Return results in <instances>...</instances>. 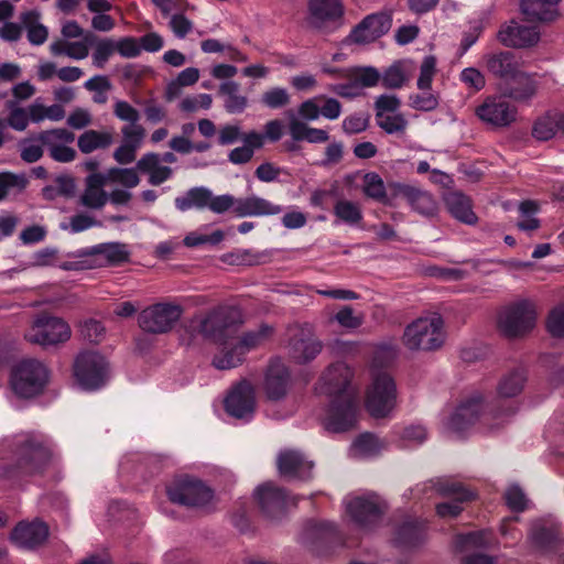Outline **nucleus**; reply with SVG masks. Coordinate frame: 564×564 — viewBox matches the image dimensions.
I'll return each mask as SVG.
<instances>
[{
	"instance_id": "1",
	"label": "nucleus",
	"mask_w": 564,
	"mask_h": 564,
	"mask_svg": "<svg viewBox=\"0 0 564 564\" xmlns=\"http://www.w3.org/2000/svg\"><path fill=\"white\" fill-rule=\"evenodd\" d=\"M13 464L4 468V477L20 480L43 476L53 464L51 441L40 433H24L15 437L12 447Z\"/></svg>"
},
{
	"instance_id": "2",
	"label": "nucleus",
	"mask_w": 564,
	"mask_h": 564,
	"mask_svg": "<svg viewBox=\"0 0 564 564\" xmlns=\"http://www.w3.org/2000/svg\"><path fill=\"white\" fill-rule=\"evenodd\" d=\"M196 319V333L215 344H228L245 323L242 311L234 305H218Z\"/></svg>"
},
{
	"instance_id": "3",
	"label": "nucleus",
	"mask_w": 564,
	"mask_h": 564,
	"mask_svg": "<svg viewBox=\"0 0 564 564\" xmlns=\"http://www.w3.org/2000/svg\"><path fill=\"white\" fill-rule=\"evenodd\" d=\"M302 542L319 555H328L341 547L357 545V541L346 539L337 527L327 521H307L303 528Z\"/></svg>"
},
{
	"instance_id": "4",
	"label": "nucleus",
	"mask_w": 564,
	"mask_h": 564,
	"mask_svg": "<svg viewBox=\"0 0 564 564\" xmlns=\"http://www.w3.org/2000/svg\"><path fill=\"white\" fill-rule=\"evenodd\" d=\"M443 319L440 315L420 317L409 324L403 333V345L410 350L432 351L445 340Z\"/></svg>"
},
{
	"instance_id": "5",
	"label": "nucleus",
	"mask_w": 564,
	"mask_h": 564,
	"mask_svg": "<svg viewBox=\"0 0 564 564\" xmlns=\"http://www.w3.org/2000/svg\"><path fill=\"white\" fill-rule=\"evenodd\" d=\"M47 382V368L35 359H24L11 370L10 384L19 398L31 399L41 394Z\"/></svg>"
},
{
	"instance_id": "6",
	"label": "nucleus",
	"mask_w": 564,
	"mask_h": 564,
	"mask_svg": "<svg viewBox=\"0 0 564 564\" xmlns=\"http://www.w3.org/2000/svg\"><path fill=\"white\" fill-rule=\"evenodd\" d=\"M213 213L223 214L230 208L239 217L246 216H272L280 214L283 208L268 199L252 195L245 198H235L232 195L224 194L214 196L210 192L208 206Z\"/></svg>"
},
{
	"instance_id": "7",
	"label": "nucleus",
	"mask_w": 564,
	"mask_h": 564,
	"mask_svg": "<svg viewBox=\"0 0 564 564\" xmlns=\"http://www.w3.org/2000/svg\"><path fill=\"white\" fill-rule=\"evenodd\" d=\"M535 305L522 300L505 307L498 315V328L507 338H519L529 334L535 326Z\"/></svg>"
},
{
	"instance_id": "8",
	"label": "nucleus",
	"mask_w": 564,
	"mask_h": 564,
	"mask_svg": "<svg viewBox=\"0 0 564 564\" xmlns=\"http://www.w3.org/2000/svg\"><path fill=\"white\" fill-rule=\"evenodd\" d=\"M184 313L183 306L160 302L142 310L138 315L140 328L149 334L160 335L171 332Z\"/></svg>"
},
{
	"instance_id": "9",
	"label": "nucleus",
	"mask_w": 564,
	"mask_h": 564,
	"mask_svg": "<svg viewBox=\"0 0 564 564\" xmlns=\"http://www.w3.org/2000/svg\"><path fill=\"white\" fill-rule=\"evenodd\" d=\"M166 495L171 502L188 508H202L208 505L214 497V492L208 486L189 476L175 478L166 487Z\"/></svg>"
},
{
	"instance_id": "10",
	"label": "nucleus",
	"mask_w": 564,
	"mask_h": 564,
	"mask_svg": "<svg viewBox=\"0 0 564 564\" xmlns=\"http://www.w3.org/2000/svg\"><path fill=\"white\" fill-rule=\"evenodd\" d=\"M74 377L78 384L85 390H97L108 379V364L98 352H80L74 362Z\"/></svg>"
},
{
	"instance_id": "11",
	"label": "nucleus",
	"mask_w": 564,
	"mask_h": 564,
	"mask_svg": "<svg viewBox=\"0 0 564 564\" xmlns=\"http://www.w3.org/2000/svg\"><path fill=\"white\" fill-rule=\"evenodd\" d=\"M397 387L387 372H378L367 391L366 408L373 417H384L394 408Z\"/></svg>"
},
{
	"instance_id": "12",
	"label": "nucleus",
	"mask_w": 564,
	"mask_h": 564,
	"mask_svg": "<svg viewBox=\"0 0 564 564\" xmlns=\"http://www.w3.org/2000/svg\"><path fill=\"white\" fill-rule=\"evenodd\" d=\"M528 541L540 553L557 552L564 544L562 523L552 517L534 520L528 532Z\"/></svg>"
},
{
	"instance_id": "13",
	"label": "nucleus",
	"mask_w": 564,
	"mask_h": 564,
	"mask_svg": "<svg viewBox=\"0 0 564 564\" xmlns=\"http://www.w3.org/2000/svg\"><path fill=\"white\" fill-rule=\"evenodd\" d=\"M453 544L458 552H474L465 564H494V558L484 553L496 545L495 534L489 530L458 533L454 536Z\"/></svg>"
},
{
	"instance_id": "14",
	"label": "nucleus",
	"mask_w": 564,
	"mask_h": 564,
	"mask_svg": "<svg viewBox=\"0 0 564 564\" xmlns=\"http://www.w3.org/2000/svg\"><path fill=\"white\" fill-rule=\"evenodd\" d=\"M70 335V327L64 319L51 315H41L36 318L25 338L32 344L55 346L67 341Z\"/></svg>"
},
{
	"instance_id": "15",
	"label": "nucleus",
	"mask_w": 564,
	"mask_h": 564,
	"mask_svg": "<svg viewBox=\"0 0 564 564\" xmlns=\"http://www.w3.org/2000/svg\"><path fill=\"white\" fill-rule=\"evenodd\" d=\"M356 424V393H344L338 398H334L325 421V429L333 433H344L355 429Z\"/></svg>"
},
{
	"instance_id": "16",
	"label": "nucleus",
	"mask_w": 564,
	"mask_h": 564,
	"mask_svg": "<svg viewBox=\"0 0 564 564\" xmlns=\"http://www.w3.org/2000/svg\"><path fill=\"white\" fill-rule=\"evenodd\" d=\"M254 499L262 514L269 519L282 518L289 505V495L285 489L272 481L258 486L254 490Z\"/></svg>"
},
{
	"instance_id": "17",
	"label": "nucleus",
	"mask_w": 564,
	"mask_h": 564,
	"mask_svg": "<svg viewBox=\"0 0 564 564\" xmlns=\"http://www.w3.org/2000/svg\"><path fill=\"white\" fill-rule=\"evenodd\" d=\"M346 510L358 527L368 530L381 521L386 505L375 496L355 497L347 503Z\"/></svg>"
},
{
	"instance_id": "18",
	"label": "nucleus",
	"mask_w": 564,
	"mask_h": 564,
	"mask_svg": "<svg viewBox=\"0 0 564 564\" xmlns=\"http://www.w3.org/2000/svg\"><path fill=\"white\" fill-rule=\"evenodd\" d=\"M224 406L226 412L236 419H249L256 409V391L246 379L236 383L228 392Z\"/></svg>"
},
{
	"instance_id": "19",
	"label": "nucleus",
	"mask_w": 564,
	"mask_h": 564,
	"mask_svg": "<svg viewBox=\"0 0 564 564\" xmlns=\"http://www.w3.org/2000/svg\"><path fill=\"white\" fill-rule=\"evenodd\" d=\"M436 490L442 496L452 498L449 501L436 505V514L441 518L458 517L463 511L462 503L473 501L476 498V494L473 490L458 482L440 481Z\"/></svg>"
},
{
	"instance_id": "20",
	"label": "nucleus",
	"mask_w": 564,
	"mask_h": 564,
	"mask_svg": "<svg viewBox=\"0 0 564 564\" xmlns=\"http://www.w3.org/2000/svg\"><path fill=\"white\" fill-rule=\"evenodd\" d=\"M506 97H487L475 113L484 122L492 127L503 128L516 121L517 108L508 102Z\"/></svg>"
},
{
	"instance_id": "21",
	"label": "nucleus",
	"mask_w": 564,
	"mask_h": 564,
	"mask_svg": "<svg viewBox=\"0 0 564 564\" xmlns=\"http://www.w3.org/2000/svg\"><path fill=\"white\" fill-rule=\"evenodd\" d=\"M482 62L486 70L498 79L499 84L514 78L522 70L520 57L511 51L488 53L484 55Z\"/></svg>"
},
{
	"instance_id": "22",
	"label": "nucleus",
	"mask_w": 564,
	"mask_h": 564,
	"mask_svg": "<svg viewBox=\"0 0 564 564\" xmlns=\"http://www.w3.org/2000/svg\"><path fill=\"white\" fill-rule=\"evenodd\" d=\"M322 341L310 328L296 329L289 341L291 358L300 365L307 364L322 351Z\"/></svg>"
},
{
	"instance_id": "23",
	"label": "nucleus",
	"mask_w": 564,
	"mask_h": 564,
	"mask_svg": "<svg viewBox=\"0 0 564 564\" xmlns=\"http://www.w3.org/2000/svg\"><path fill=\"white\" fill-rule=\"evenodd\" d=\"M50 535L48 525L41 521H21L10 533L11 541L21 549L36 550L42 546Z\"/></svg>"
},
{
	"instance_id": "24",
	"label": "nucleus",
	"mask_w": 564,
	"mask_h": 564,
	"mask_svg": "<svg viewBox=\"0 0 564 564\" xmlns=\"http://www.w3.org/2000/svg\"><path fill=\"white\" fill-rule=\"evenodd\" d=\"M391 22V17L387 13L369 14L352 29L349 37L357 44L375 42L390 30Z\"/></svg>"
},
{
	"instance_id": "25",
	"label": "nucleus",
	"mask_w": 564,
	"mask_h": 564,
	"mask_svg": "<svg viewBox=\"0 0 564 564\" xmlns=\"http://www.w3.org/2000/svg\"><path fill=\"white\" fill-rule=\"evenodd\" d=\"M290 381L291 373L288 366L280 358L271 359L263 382L267 398L271 401L282 400L288 393Z\"/></svg>"
},
{
	"instance_id": "26",
	"label": "nucleus",
	"mask_w": 564,
	"mask_h": 564,
	"mask_svg": "<svg viewBox=\"0 0 564 564\" xmlns=\"http://www.w3.org/2000/svg\"><path fill=\"white\" fill-rule=\"evenodd\" d=\"M278 470L285 478L308 480L312 478L314 463L308 460L301 452L284 449L278 456Z\"/></svg>"
},
{
	"instance_id": "27",
	"label": "nucleus",
	"mask_w": 564,
	"mask_h": 564,
	"mask_svg": "<svg viewBox=\"0 0 564 564\" xmlns=\"http://www.w3.org/2000/svg\"><path fill=\"white\" fill-rule=\"evenodd\" d=\"M397 186L400 182H388L384 185L381 176L376 172H369L364 175L362 192L368 197L384 206L397 207L399 194Z\"/></svg>"
},
{
	"instance_id": "28",
	"label": "nucleus",
	"mask_w": 564,
	"mask_h": 564,
	"mask_svg": "<svg viewBox=\"0 0 564 564\" xmlns=\"http://www.w3.org/2000/svg\"><path fill=\"white\" fill-rule=\"evenodd\" d=\"M352 372L350 368L344 362H336L330 365L323 373L322 391L329 397L338 398L344 393H355L350 389V380Z\"/></svg>"
},
{
	"instance_id": "29",
	"label": "nucleus",
	"mask_w": 564,
	"mask_h": 564,
	"mask_svg": "<svg viewBox=\"0 0 564 564\" xmlns=\"http://www.w3.org/2000/svg\"><path fill=\"white\" fill-rule=\"evenodd\" d=\"M540 33L535 26L520 24L512 21L509 25L501 28L498 32V40L509 47H528L538 43Z\"/></svg>"
},
{
	"instance_id": "30",
	"label": "nucleus",
	"mask_w": 564,
	"mask_h": 564,
	"mask_svg": "<svg viewBox=\"0 0 564 564\" xmlns=\"http://www.w3.org/2000/svg\"><path fill=\"white\" fill-rule=\"evenodd\" d=\"M484 410V399L480 395L463 402L448 421V427L455 432H463L475 424Z\"/></svg>"
},
{
	"instance_id": "31",
	"label": "nucleus",
	"mask_w": 564,
	"mask_h": 564,
	"mask_svg": "<svg viewBox=\"0 0 564 564\" xmlns=\"http://www.w3.org/2000/svg\"><path fill=\"white\" fill-rule=\"evenodd\" d=\"M399 198H404L412 209L424 216H433L437 212V203L433 195L410 184L397 186Z\"/></svg>"
},
{
	"instance_id": "32",
	"label": "nucleus",
	"mask_w": 564,
	"mask_h": 564,
	"mask_svg": "<svg viewBox=\"0 0 564 564\" xmlns=\"http://www.w3.org/2000/svg\"><path fill=\"white\" fill-rule=\"evenodd\" d=\"M536 82L527 73L521 70L514 78L499 84L502 97H508L514 101L527 102L536 94Z\"/></svg>"
},
{
	"instance_id": "33",
	"label": "nucleus",
	"mask_w": 564,
	"mask_h": 564,
	"mask_svg": "<svg viewBox=\"0 0 564 564\" xmlns=\"http://www.w3.org/2000/svg\"><path fill=\"white\" fill-rule=\"evenodd\" d=\"M288 133L296 141H306L308 143H325L329 140L326 130L311 127L307 122L300 120L293 110L286 111Z\"/></svg>"
},
{
	"instance_id": "34",
	"label": "nucleus",
	"mask_w": 564,
	"mask_h": 564,
	"mask_svg": "<svg viewBox=\"0 0 564 564\" xmlns=\"http://www.w3.org/2000/svg\"><path fill=\"white\" fill-rule=\"evenodd\" d=\"M427 523L422 519H408L397 528L394 542L399 546L419 545L426 538Z\"/></svg>"
},
{
	"instance_id": "35",
	"label": "nucleus",
	"mask_w": 564,
	"mask_h": 564,
	"mask_svg": "<svg viewBox=\"0 0 564 564\" xmlns=\"http://www.w3.org/2000/svg\"><path fill=\"white\" fill-rule=\"evenodd\" d=\"M444 200L454 218L467 225L476 224L478 218L473 212L471 200L468 196L462 192H449Z\"/></svg>"
},
{
	"instance_id": "36",
	"label": "nucleus",
	"mask_w": 564,
	"mask_h": 564,
	"mask_svg": "<svg viewBox=\"0 0 564 564\" xmlns=\"http://www.w3.org/2000/svg\"><path fill=\"white\" fill-rule=\"evenodd\" d=\"M557 3L555 0H521L520 7L528 21L550 22L557 15Z\"/></svg>"
},
{
	"instance_id": "37",
	"label": "nucleus",
	"mask_w": 564,
	"mask_h": 564,
	"mask_svg": "<svg viewBox=\"0 0 564 564\" xmlns=\"http://www.w3.org/2000/svg\"><path fill=\"white\" fill-rule=\"evenodd\" d=\"M310 12L316 24L335 22L344 14V7L339 0H311Z\"/></svg>"
},
{
	"instance_id": "38",
	"label": "nucleus",
	"mask_w": 564,
	"mask_h": 564,
	"mask_svg": "<svg viewBox=\"0 0 564 564\" xmlns=\"http://www.w3.org/2000/svg\"><path fill=\"white\" fill-rule=\"evenodd\" d=\"M238 83L228 80L219 86L218 94L225 97L224 107L229 113H241L248 106V98L239 93Z\"/></svg>"
},
{
	"instance_id": "39",
	"label": "nucleus",
	"mask_w": 564,
	"mask_h": 564,
	"mask_svg": "<svg viewBox=\"0 0 564 564\" xmlns=\"http://www.w3.org/2000/svg\"><path fill=\"white\" fill-rule=\"evenodd\" d=\"M220 350L213 358V366L219 370L236 368L245 361V354L237 343L219 344Z\"/></svg>"
},
{
	"instance_id": "40",
	"label": "nucleus",
	"mask_w": 564,
	"mask_h": 564,
	"mask_svg": "<svg viewBox=\"0 0 564 564\" xmlns=\"http://www.w3.org/2000/svg\"><path fill=\"white\" fill-rule=\"evenodd\" d=\"M527 382V371L517 368L505 375L498 383V394L502 398H513L521 393Z\"/></svg>"
},
{
	"instance_id": "41",
	"label": "nucleus",
	"mask_w": 564,
	"mask_h": 564,
	"mask_svg": "<svg viewBox=\"0 0 564 564\" xmlns=\"http://www.w3.org/2000/svg\"><path fill=\"white\" fill-rule=\"evenodd\" d=\"M112 135L109 132L86 130L77 139V145L82 153L89 154L98 149H107L112 144Z\"/></svg>"
},
{
	"instance_id": "42",
	"label": "nucleus",
	"mask_w": 564,
	"mask_h": 564,
	"mask_svg": "<svg viewBox=\"0 0 564 564\" xmlns=\"http://www.w3.org/2000/svg\"><path fill=\"white\" fill-rule=\"evenodd\" d=\"M85 254H100L106 258L110 264H120L129 261L130 253L126 245L119 242L100 243L85 251Z\"/></svg>"
},
{
	"instance_id": "43",
	"label": "nucleus",
	"mask_w": 564,
	"mask_h": 564,
	"mask_svg": "<svg viewBox=\"0 0 564 564\" xmlns=\"http://www.w3.org/2000/svg\"><path fill=\"white\" fill-rule=\"evenodd\" d=\"M210 197V189L198 186L188 189L184 196L175 198V206L177 209L185 212L191 208L204 209L208 206Z\"/></svg>"
},
{
	"instance_id": "44",
	"label": "nucleus",
	"mask_w": 564,
	"mask_h": 564,
	"mask_svg": "<svg viewBox=\"0 0 564 564\" xmlns=\"http://www.w3.org/2000/svg\"><path fill=\"white\" fill-rule=\"evenodd\" d=\"M558 130L557 112H546L534 121L532 137L539 141H549Z\"/></svg>"
},
{
	"instance_id": "45",
	"label": "nucleus",
	"mask_w": 564,
	"mask_h": 564,
	"mask_svg": "<svg viewBox=\"0 0 564 564\" xmlns=\"http://www.w3.org/2000/svg\"><path fill=\"white\" fill-rule=\"evenodd\" d=\"M380 82L387 89L402 88L409 82L405 63L401 59L393 62L383 70Z\"/></svg>"
},
{
	"instance_id": "46",
	"label": "nucleus",
	"mask_w": 564,
	"mask_h": 564,
	"mask_svg": "<svg viewBox=\"0 0 564 564\" xmlns=\"http://www.w3.org/2000/svg\"><path fill=\"white\" fill-rule=\"evenodd\" d=\"M272 335L273 327L268 324H261L257 329L243 333L237 344L246 355L249 350L264 344Z\"/></svg>"
},
{
	"instance_id": "47",
	"label": "nucleus",
	"mask_w": 564,
	"mask_h": 564,
	"mask_svg": "<svg viewBox=\"0 0 564 564\" xmlns=\"http://www.w3.org/2000/svg\"><path fill=\"white\" fill-rule=\"evenodd\" d=\"M348 79H355L360 90L362 88L375 87L379 84L381 74L373 66H359L348 69L346 74Z\"/></svg>"
},
{
	"instance_id": "48",
	"label": "nucleus",
	"mask_w": 564,
	"mask_h": 564,
	"mask_svg": "<svg viewBox=\"0 0 564 564\" xmlns=\"http://www.w3.org/2000/svg\"><path fill=\"white\" fill-rule=\"evenodd\" d=\"M334 214L348 225H357L362 220L360 207L350 200H338L334 206Z\"/></svg>"
},
{
	"instance_id": "49",
	"label": "nucleus",
	"mask_w": 564,
	"mask_h": 564,
	"mask_svg": "<svg viewBox=\"0 0 564 564\" xmlns=\"http://www.w3.org/2000/svg\"><path fill=\"white\" fill-rule=\"evenodd\" d=\"M376 123L388 134H403L408 127V120L402 113L376 117Z\"/></svg>"
},
{
	"instance_id": "50",
	"label": "nucleus",
	"mask_w": 564,
	"mask_h": 564,
	"mask_svg": "<svg viewBox=\"0 0 564 564\" xmlns=\"http://www.w3.org/2000/svg\"><path fill=\"white\" fill-rule=\"evenodd\" d=\"M291 101L290 94L285 88L273 87L264 91L261 96V104L270 109H281Z\"/></svg>"
},
{
	"instance_id": "51",
	"label": "nucleus",
	"mask_w": 564,
	"mask_h": 564,
	"mask_svg": "<svg viewBox=\"0 0 564 564\" xmlns=\"http://www.w3.org/2000/svg\"><path fill=\"white\" fill-rule=\"evenodd\" d=\"M369 120V113L354 112L343 120L341 129L348 135L358 134L368 129Z\"/></svg>"
},
{
	"instance_id": "52",
	"label": "nucleus",
	"mask_w": 564,
	"mask_h": 564,
	"mask_svg": "<svg viewBox=\"0 0 564 564\" xmlns=\"http://www.w3.org/2000/svg\"><path fill=\"white\" fill-rule=\"evenodd\" d=\"M323 98L324 95H318L306 99L299 106L297 113H295V116L304 122L318 119L321 116L319 104L322 102Z\"/></svg>"
},
{
	"instance_id": "53",
	"label": "nucleus",
	"mask_w": 564,
	"mask_h": 564,
	"mask_svg": "<svg viewBox=\"0 0 564 564\" xmlns=\"http://www.w3.org/2000/svg\"><path fill=\"white\" fill-rule=\"evenodd\" d=\"M354 447L365 456H373L379 454L381 444L376 435L362 433L355 440Z\"/></svg>"
},
{
	"instance_id": "54",
	"label": "nucleus",
	"mask_w": 564,
	"mask_h": 564,
	"mask_svg": "<svg viewBox=\"0 0 564 564\" xmlns=\"http://www.w3.org/2000/svg\"><path fill=\"white\" fill-rule=\"evenodd\" d=\"M436 73V57L433 55L425 56L417 79V87L421 90L431 89L433 77Z\"/></svg>"
},
{
	"instance_id": "55",
	"label": "nucleus",
	"mask_w": 564,
	"mask_h": 564,
	"mask_svg": "<svg viewBox=\"0 0 564 564\" xmlns=\"http://www.w3.org/2000/svg\"><path fill=\"white\" fill-rule=\"evenodd\" d=\"M546 328L552 337L564 338V304L557 305L550 312Z\"/></svg>"
},
{
	"instance_id": "56",
	"label": "nucleus",
	"mask_w": 564,
	"mask_h": 564,
	"mask_svg": "<svg viewBox=\"0 0 564 564\" xmlns=\"http://www.w3.org/2000/svg\"><path fill=\"white\" fill-rule=\"evenodd\" d=\"M401 106V100L395 95H380L375 100V111L376 117L381 118L386 116L388 112L393 113L399 110Z\"/></svg>"
},
{
	"instance_id": "57",
	"label": "nucleus",
	"mask_w": 564,
	"mask_h": 564,
	"mask_svg": "<svg viewBox=\"0 0 564 564\" xmlns=\"http://www.w3.org/2000/svg\"><path fill=\"white\" fill-rule=\"evenodd\" d=\"M115 51H116V46H115L113 40H111V39L100 40L97 43L95 51L93 53L94 64L97 67L102 68L105 66V64L107 63V61L109 59V57L115 53Z\"/></svg>"
},
{
	"instance_id": "58",
	"label": "nucleus",
	"mask_w": 564,
	"mask_h": 564,
	"mask_svg": "<svg viewBox=\"0 0 564 564\" xmlns=\"http://www.w3.org/2000/svg\"><path fill=\"white\" fill-rule=\"evenodd\" d=\"M108 200V195L104 189L85 188L80 196V204L93 209L102 208Z\"/></svg>"
},
{
	"instance_id": "59",
	"label": "nucleus",
	"mask_w": 564,
	"mask_h": 564,
	"mask_svg": "<svg viewBox=\"0 0 564 564\" xmlns=\"http://www.w3.org/2000/svg\"><path fill=\"white\" fill-rule=\"evenodd\" d=\"M505 500L508 508L513 512H522L527 508L525 495L518 486H512L507 489Z\"/></svg>"
},
{
	"instance_id": "60",
	"label": "nucleus",
	"mask_w": 564,
	"mask_h": 564,
	"mask_svg": "<svg viewBox=\"0 0 564 564\" xmlns=\"http://www.w3.org/2000/svg\"><path fill=\"white\" fill-rule=\"evenodd\" d=\"M80 334L89 343L98 344L105 335V327L99 321L89 319L80 325Z\"/></svg>"
},
{
	"instance_id": "61",
	"label": "nucleus",
	"mask_w": 564,
	"mask_h": 564,
	"mask_svg": "<svg viewBox=\"0 0 564 564\" xmlns=\"http://www.w3.org/2000/svg\"><path fill=\"white\" fill-rule=\"evenodd\" d=\"M460 80L475 91L481 90L486 85L484 74L474 67H467L460 73Z\"/></svg>"
},
{
	"instance_id": "62",
	"label": "nucleus",
	"mask_w": 564,
	"mask_h": 564,
	"mask_svg": "<svg viewBox=\"0 0 564 564\" xmlns=\"http://www.w3.org/2000/svg\"><path fill=\"white\" fill-rule=\"evenodd\" d=\"M109 174L115 182L129 188L135 187L140 182V177L133 169H111Z\"/></svg>"
},
{
	"instance_id": "63",
	"label": "nucleus",
	"mask_w": 564,
	"mask_h": 564,
	"mask_svg": "<svg viewBox=\"0 0 564 564\" xmlns=\"http://www.w3.org/2000/svg\"><path fill=\"white\" fill-rule=\"evenodd\" d=\"M412 108L420 111H432L437 108L438 99L432 93L416 94L410 97Z\"/></svg>"
},
{
	"instance_id": "64",
	"label": "nucleus",
	"mask_w": 564,
	"mask_h": 564,
	"mask_svg": "<svg viewBox=\"0 0 564 564\" xmlns=\"http://www.w3.org/2000/svg\"><path fill=\"white\" fill-rule=\"evenodd\" d=\"M113 113L120 120L130 122L131 124L137 123L140 119L139 111L124 100H118L115 104Z\"/></svg>"
}]
</instances>
